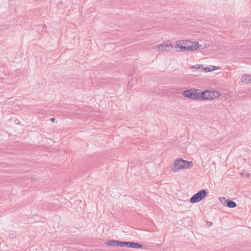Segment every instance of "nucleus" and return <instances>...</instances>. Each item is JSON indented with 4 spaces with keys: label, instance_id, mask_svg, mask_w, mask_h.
<instances>
[{
    "label": "nucleus",
    "instance_id": "15",
    "mask_svg": "<svg viewBox=\"0 0 251 251\" xmlns=\"http://www.w3.org/2000/svg\"><path fill=\"white\" fill-rule=\"evenodd\" d=\"M212 93L213 99L217 98L220 96L219 92L217 91H212Z\"/></svg>",
    "mask_w": 251,
    "mask_h": 251
},
{
    "label": "nucleus",
    "instance_id": "21",
    "mask_svg": "<svg viewBox=\"0 0 251 251\" xmlns=\"http://www.w3.org/2000/svg\"><path fill=\"white\" fill-rule=\"evenodd\" d=\"M187 44H188L187 46H190L191 44V42L188 41Z\"/></svg>",
    "mask_w": 251,
    "mask_h": 251
},
{
    "label": "nucleus",
    "instance_id": "10",
    "mask_svg": "<svg viewBox=\"0 0 251 251\" xmlns=\"http://www.w3.org/2000/svg\"><path fill=\"white\" fill-rule=\"evenodd\" d=\"M225 205H226V206H227L229 208H234L237 206L236 203L230 200H227L226 203Z\"/></svg>",
    "mask_w": 251,
    "mask_h": 251
},
{
    "label": "nucleus",
    "instance_id": "8",
    "mask_svg": "<svg viewBox=\"0 0 251 251\" xmlns=\"http://www.w3.org/2000/svg\"><path fill=\"white\" fill-rule=\"evenodd\" d=\"M138 83V79L136 78H132L131 80L129 81L127 86V92L128 93H130L129 91L132 89L135 85Z\"/></svg>",
    "mask_w": 251,
    "mask_h": 251
},
{
    "label": "nucleus",
    "instance_id": "4",
    "mask_svg": "<svg viewBox=\"0 0 251 251\" xmlns=\"http://www.w3.org/2000/svg\"><path fill=\"white\" fill-rule=\"evenodd\" d=\"M106 244L113 247H126V241H123L116 240H108L106 242Z\"/></svg>",
    "mask_w": 251,
    "mask_h": 251
},
{
    "label": "nucleus",
    "instance_id": "14",
    "mask_svg": "<svg viewBox=\"0 0 251 251\" xmlns=\"http://www.w3.org/2000/svg\"><path fill=\"white\" fill-rule=\"evenodd\" d=\"M192 44H193L194 50L202 47V45H200L198 42H192Z\"/></svg>",
    "mask_w": 251,
    "mask_h": 251
},
{
    "label": "nucleus",
    "instance_id": "1",
    "mask_svg": "<svg viewBox=\"0 0 251 251\" xmlns=\"http://www.w3.org/2000/svg\"><path fill=\"white\" fill-rule=\"evenodd\" d=\"M201 90L200 89L191 88L184 90L182 94L184 97L192 100H201Z\"/></svg>",
    "mask_w": 251,
    "mask_h": 251
},
{
    "label": "nucleus",
    "instance_id": "25",
    "mask_svg": "<svg viewBox=\"0 0 251 251\" xmlns=\"http://www.w3.org/2000/svg\"><path fill=\"white\" fill-rule=\"evenodd\" d=\"M240 174H241V176H243V174L242 173H241Z\"/></svg>",
    "mask_w": 251,
    "mask_h": 251
},
{
    "label": "nucleus",
    "instance_id": "5",
    "mask_svg": "<svg viewBox=\"0 0 251 251\" xmlns=\"http://www.w3.org/2000/svg\"><path fill=\"white\" fill-rule=\"evenodd\" d=\"M201 100H212L213 99L212 91L206 90L204 91H201Z\"/></svg>",
    "mask_w": 251,
    "mask_h": 251
},
{
    "label": "nucleus",
    "instance_id": "6",
    "mask_svg": "<svg viewBox=\"0 0 251 251\" xmlns=\"http://www.w3.org/2000/svg\"><path fill=\"white\" fill-rule=\"evenodd\" d=\"M126 247L134 249H141L143 247V245L137 242L126 241Z\"/></svg>",
    "mask_w": 251,
    "mask_h": 251
},
{
    "label": "nucleus",
    "instance_id": "26",
    "mask_svg": "<svg viewBox=\"0 0 251 251\" xmlns=\"http://www.w3.org/2000/svg\"><path fill=\"white\" fill-rule=\"evenodd\" d=\"M200 69V67H199L198 68H197V69Z\"/></svg>",
    "mask_w": 251,
    "mask_h": 251
},
{
    "label": "nucleus",
    "instance_id": "22",
    "mask_svg": "<svg viewBox=\"0 0 251 251\" xmlns=\"http://www.w3.org/2000/svg\"><path fill=\"white\" fill-rule=\"evenodd\" d=\"M207 224L209 225V226H211L212 225V222H209L208 223H207Z\"/></svg>",
    "mask_w": 251,
    "mask_h": 251
},
{
    "label": "nucleus",
    "instance_id": "24",
    "mask_svg": "<svg viewBox=\"0 0 251 251\" xmlns=\"http://www.w3.org/2000/svg\"><path fill=\"white\" fill-rule=\"evenodd\" d=\"M206 48V46H205L204 47H202V49H204Z\"/></svg>",
    "mask_w": 251,
    "mask_h": 251
},
{
    "label": "nucleus",
    "instance_id": "17",
    "mask_svg": "<svg viewBox=\"0 0 251 251\" xmlns=\"http://www.w3.org/2000/svg\"><path fill=\"white\" fill-rule=\"evenodd\" d=\"M202 70H204L205 72H210V70L209 67L203 68Z\"/></svg>",
    "mask_w": 251,
    "mask_h": 251
},
{
    "label": "nucleus",
    "instance_id": "23",
    "mask_svg": "<svg viewBox=\"0 0 251 251\" xmlns=\"http://www.w3.org/2000/svg\"><path fill=\"white\" fill-rule=\"evenodd\" d=\"M247 176H248V177L250 176V174H248L247 175Z\"/></svg>",
    "mask_w": 251,
    "mask_h": 251
},
{
    "label": "nucleus",
    "instance_id": "11",
    "mask_svg": "<svg viewBox=\"0 0 251 251\" xmlns=\"http://www.w3.org/2000/svg\"><path fill=\"white\" fill-rule=\"evenodd\" d=\"M188 41L185 40L181 43V41H177L176 42V46L177 48L181 49V50H182V48L183 46H187Z\"/></svg>",
    "mask_w": 251,
    "mask_h": 251
},
{
    "label": "nucleus",
    "instance_id": "18",
    "mask_svg": "<svg viewBox=\"0 0 251 251\" xmlns=\"http://www.w3.org/2000/svg\"><path fill=\"white\" fill-rule=\"evenodd\" d=\"M216 146L217 144L215 143H214L213 145H212L211 144L208 145V147H209V148H211L212 147H216Z\"/></svg>",
    "mask_w": 251,
    "mask_h": 251
},
{
    "label": "nucleus",
    "instance_id": "2",
    "mask_svg": "<svg viewBox=\"0 0 251 251\" xmlns=\"http://www.w3.org/2000/svg\"><path fill=\"white\" fill-rule=\"evenodd\" d=\"M207 195V192L204 189H202L196 194H194L190 199L191 203H196L201 201Z\"/></svg>",
    "mask_w": 251,
    "mask_h": 251
},
{
    "label": "nucleus",
    "instance_id": "12",
    "mask_svg": "<svg viewBox=\"0 0 251 251\" xmlns=\"http://www.w3.org/2000/svg\"><path fill=\"white\" fill-rule=\"evenodd\" d=\"M186 50H194L192 42H191V44L190 46H183L182 48V51H186Z\"/></svg>",
    "mask_w": 251,
    "mask_h": 251
},
{
    "label": "nucleus",
    "instance_id": "13",
    "mask_svg": "<svg viewBox=\"0 0 251 251\" xmlns=\"http://www.w3.org/2000/svg\"><path fill=\"white\" fill-rule=\"evenodd\" d=\"M185 164L184 168H190L193 166V162L192 161H188L184 160Z\"/></svg>",
    "mask_w": 251,
    "mask_h": 251
},
{
    "label": "nucleus",
    "instance_id": "3",
    "mask_svg": "<svg viewBox=\"0 0 251 251\" xmlns=\"http://www.w3.org/2000/svg\"><path fill=\"white\" fill-rule=\"evenodd\" d=\"M185 164L184 160L181 158H179L175 160L174 166L172 168V171L174 172H176L179 170L184 168Z\"/></svg>",
    "mask_w": 251,
    "mask_h": 251
},
{
    "label": "nucleus",
    "instance_id": "7",
    "mask_svg": "<svg viewBox=\"0 0 251 251\" xmlns=\"http://www.w3.org/2000/svg\"><path fill=\"white\" fill-rule=\"evenodd\" d=\"M172 48V44L169 41L166 43L161 44L157 46L158 50H170Z\"/></svg>",
    "mask_w": 251,
    "mask_h": 251
},
{
    "label": "nucleus",
    "instance_id": "16",
    "mask_svg": "<svg viewBox=\"0 0 251 251\" xmlns=\"http://www.w3.org/2000/svg\"><path fill=\"white\" fill-rule=\"evenodd\" d=\"M219 200L221 203H222L224 206H226L225 204L226 203L227 200H226L225 197H220L219 198Z\"/></svg>",
    "mask_w": 251,
    "mask_h": 251
},
{
    "label": "nucleus",
    "instance_id": "9",
    "mask_svg": "<svg viewBox=\"0 0 251 251\" xmlns=\"http://www.w3.org/2000/svg\"><path fill=\"white\" fill-rule=\"evenodd\" d=\"M242 81L245 83L251 82V75H243L242 77Z\"/></svg>",
    "mask_w": 251,
    "mask_h": 251
},
{
    "label": "nucleus",
    "instance_id": "19",
    "mask_svg": "<svg viewBox=\"0 0 251 251\" xmlns=\"http://www.w3.org/2000/svg\"><path fill=\"white\" fill-rule=\"evenodd\" d=\"M210 71H213L215 70V66H211L210 68H209Z\"/></svg>",
    "mask_w": 251,
    "mask_h": 251
},
{
    "label": "nucleus",
    "instance_id": "20",
    "mask_svg": "<svg viewBox=\"0 0 251 251\" xmlns=\"http://www.w3.org/2000/svg\"><path fill=\"white\" fill-rule=\"evenodd\" d=\"M50 121L52 123H54L55 121V118L53 117L50 119Z\"/></svg>",
    "mask_w": 251,
    "mask_h": 251
}]
</instances>
